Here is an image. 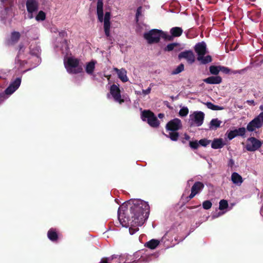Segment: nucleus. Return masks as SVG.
<instances>
[{
	"instance_id": "14",
	"label": "nucleus",
	"mask_w": 263,
	"mask_h": 263,
	"mask_svg": "<svg viewBox=\"0 0 263 263\" xmlns=\"http://www.w3.org/2000/svg\"><path fill=\"white\" fill-rule=\"evenodd\" d=\"M21 83V79L20 78H16L10 83L9 86L5 90V93L8 95L12 94L20 87Z\"/></svg>"
},
{
	"instance_id": "53",
	"label": "nucleus",
	"mask_w": 263,
	"mask_h": 263,
	"mask_svg": "<svg viewBox=\"0 0 263 263\" xmlns=\"http://www.w3.org/2000/svg\"><path fill=\"white\" fill-rule=\"evenodd\" d=\"M191 181H193V180H192V179H191V180H189L187 181V184H188L189 185H190V182H191Z\"/></svg>"
},
{
	"instance_id": "50",
	"label": "nucleus",
	"mask_w": 263,
	"mask_h": 263,
	"mask_svg": "<svg viewBox=\"0 0 263 263\" xmlns=\"http://www.w3.org/2000/svg\"><path fill=\"white\" fill-rule=\"evenodd\" d=\"M259 109H260V110L263 111V105H261L259 106Z\"/></svg>"
},
{
	"instance_id": "10",
	"label": "nucleus",
	"mask_w": 263,
	"mask_h": 263,
	"mask_svg": "<svg viewBox=\"0 0 263 263\" xmlns=\"http://www.w3.org/2000/svg\"><path fill=\"white\" fill-rule=\"evenodd\" d=\"M141 118L143 121H147L148 124L153 127L159 126V122L154 113L149 110H144L141 115Z\"/></svg>"
},
{
	"instance_id": "16",
	"label": "nucleus",
	"mask_w": 263,
	"mask_h": 263,
	"mask_svg": "<svg viewBox=\"0 0 263 263\" xmlns=\"http://www.w3.org/2000/svg\"><path fill=\"white\" fill-rule=\"evenodd\" d=\"M204 184L199 181L196 182L191 188V193L189 196V198L191 199L196 195L199 193L204 188Z\"/></svg>"
},
{
	"instance_id": "7",
	"label": "nucleus",
	"mask_w": 263,
	"mask_h": 263,
	"mask_svg": "<svg viewBox=\"0 0 263 263\" xmlns=\"http://www.w3.org/2000/svg\"><path fill=\"white\" fill-rule=\"evenodd\" d=\"M166 129L169 131L168 135L173 141H177L179 137L178 133L176 132L182 127L181 121L180 119L175 118L170 121L166 126Z\"/></svg>"
},
{
	"instance_id": "54",
	"label": "nucleus",
	"mask_w": 263,
	"mask_h": 263,
	"mask_svg": "<svg viewBox=\"0 0 263 263\" xmlns=\"http://www.w3.org/2000/svg\"><path fill=\"white\" fill-rule=\"evenodd\" d=\"M64 47H65V48H66V47H67V44H66V43H64Z\"/></svg>"
},
{
	"instance_id": "57",
	"label": "nucleus",
	"mask_w": 263,
	"mask_h": 263,
	"mask_svg": "<svg viewBox=\"0 0 263 263\" xmlns=\"http://www.w3.org/2000/svg\"><path fill=\"white\" fill-rule=\"evenodd\" d=\"M252 1H255V0H251Z\"/></svg>"
},
{
	"instance_id": "33",
	"label": "nucleus",
	"mask_w": 263,
	"mask_h": 263,
	"mask_svg": "<svg viewBox=\"0 0 263 263\" xmlns=\"http://www.w3.org/2000/svg\"><path fill=\"white\" fill-rule=\"evenodd\" d=\"M178 46V44L177 43H171L168 44L166 47L165 48L164 50L166 51H171L173 50L175 47Z\"/></svg>"
},
{
	"instance_id": "55",
	"label": "nucleus",
	"mask_w": 263,
	"mask_h": 263,
	"mask_svg": "<svg viewBox=\"0 0 263 263\" xmlns=\"http://www.w3.org/2000/svg\"><path fill=\"white\" fill-rule=\"evenodd\" d=\"M31 68H28L26 70H24V72L30 70Z\"/></svg>"
},
{
	"instance_id": "5",
	"label": "nucleus",
	"mask_w": 263,
	"mask_h": 263,
	"mask_svg": "<svg viewBox=\"0 0 263 263\" xmlns=\"http://www.w3.org/2000/svg\"><path fill=\"white\" fill-rule=\"evenodd\" d=\"M144 37L149 44L158 43L161 37L165 40H170L171 38L166 32L159 29H152L149 31L145 33Z\"/></svg>"
},
{
	"instance_id": "12",
	"label": "nucleus",
	"mask_w": 263,
	"mask_h": 263,
	"mask_svg": "<svg viewBox=\"0 0 263 263\" xmlns=\"http://www.w3.org/2000/svg\"><path fill=\"white\" fill-rule=\"evenodd\" d=\"M26 7L28 12V18L30 19L34 18V13L36 12L39 9V3L37 0H27Z\"/></svg>"
},
{
	"instance_id": "52",
	"label": "nucleus",
	"mask_w": 263,
	"mask_h": 263,
	"mask_svg": "<svg viewBox=\"0 0 263 263\" xmlns=\"http://www.w3.org/2000/svg\"><path fill=\"white\" fill-rule=\"evenodd\" d=\"M124 263H131L130 261H128V259H126Z\"/></svg>"
},
{
	"instance_id": "13",
	"label": "nucleus",
	"mask_w": 263,
	"mask_h": 263,
	"mask_svg": "<svg viewBox=\"0 0 263 263\" xmlns=\"http://www.w3.org/2000/svg\"><path fill=\"white\" fill-rule=\"evenodd\" d=\"M261 144L260 141L255 138L251 137L247 139L246 148L248 151L254 152L260 148Z\"/></svg>"
},
{
	"instance_id": "17",
	"label": "nucleus",
	"mask_w": 263,
	"mask_h": 263,
	"mask_svg": "<svg viewBox=\"0 0 263 263\" xmlns=\"http://www.w3.org/2000/svg\"><path fill=\"white\" fill-rule=\"evenodd\" d=\"M114 70L117 73L119 79L123 82H126L128 81V78L127 77V71L124 69H118L114 68Z\"/></svg>"
},
{
	"instance_id": "37",
	"label": "nucleus",
	"mask_w": 263,
	"mask_h": 263,
	"mask_svg": "<svg viewBox=\"0 0 263 263\" xmlns=\"http://www.w3.org/2000/svg\"><path fill=\"white\" fill-rule=\"evenodd\" d=\"M237 132V134L238 136H243L246 133V128L244 127H240L238 129H236Z\"/></svg>"
},
{
	"instance_id": "38",
	"label": "nucleus",
	"mask_w": 263,
	"mask_h": 263,
	"mask_svg": "<svg viewBox=\"0 0 263 263\" xmlns=\"http://www.w3.org/2000/svg\"><path fill=\"white\" fill-rule=\"evenodd\" d=\"M210 142H211L210 140H207L205 139H201V140H199V144L202 146H206V145L209 144L210 143Z\"/></svg>"
},
{
	"instance_id": "39",
	"label": "nucleus",
	"mask_w": 263,
	"mask_h": 263,
	"mask_svg": "<svg viewBox=\"0 0 263 263\" xmlns=\"http://www.w3.org/2000/svg\"><path fill=\"white\" fill-rule=\"evenodd\" d=\"M199 142H197V141H190V146L191 147L194 149H196L199 146Z\"/></svg>"
},
{
	"instance_id": "9",
	"label": "nucleus",
	"mask_w": 263,
	"mask_h": 263,
	"mask_svg": "<svg viewBox=\"0 0 263 263\" xmlns=\"http://www.w3.org/2000/svg\"><path fill=\"white\" fill-rule=\"evenodd\" d=\"M204 114L200 111H194L190 115L189 123L192 126H200L203 122Z\"/></svg>"
},
{
	"instance_id": "21",
	"label": "nucleus",
	"mask_w": 263,
	"mask_h": 263,
	"mask_svg": "<svg viewBox=\"0 0 263 263\" xmlns=\"http://www.w3.org/2000/svg\"><path fill=\"white\" fill-rule=\"evenodd\" d=\"M12 16L11 11L8 8H3L0 11V18L5 21Z\"/></svg>"
},
{
	"instance_id": "36",
	"label": "nucleus",
	"mask_w": 263,
	"mask_h": 263,
	"mask_svg": "<svg viewBox=\"0 0 263 263\" xmlns=\"http://www.w3.org/2000/svg\"><path fill=\"white\" fill-rule=\"evenodd\" d=\"M212 203L209 200H206L203 202L202 206L203 208L205 210H208L210 209L212 206Z\"/></svg>"
},
{
	"instance_id": "24",
	"label": "nucleus",
	"mask_w": 263,
	"mask_h": 263,
	"mask_svg": "<svg viewBox=\"0 0 263 263\" xmlns=\"http://www.w3.org/2000/svg\"><path fill=\"white\" fill-rule=\"evenodd\" d=\"M182 32V29L178 27H173L170 30V32L173 36H179L181 35Z\"/></svg>"
},
{
	"instance_id": "49",
	"label": "nucleus",
	"mask_w": 263,
	"mask_h": 263,
	"mask_svg": "<svg viewBox=\"0 0 263 263\" xmlns=\"http://www.w3.org/2000/svg\"><path fill=\"white\" fill-rule=\"evenodd\" d=\"M65 34V32H60V35L62 36H64V35Z\"/></svg>"
},
{
	"instance_id": "23",
	"label": "nucleus",
	"mask_w": 263,
	"mask_h": 263,
	"mask_svg": "<svg viewBox=\"0 0 263 263\" xmlns=\"http://www.w3.org/2000/svg\"><path fill=\"white\" fill-rule=\"evenodd\" d=\"M222 122L218 119H212L210 124V128L212 129H216L219 127Z\"/></svg>"
},
{
	"instance_id": "45",
	"label": "nucleus",
	"mask_w": 263,
	"mask_h": 263,
	"mask_svg": "<svg viewBox=\"0 0 263 263\" xmlns=\"http://www.w3.org/2000/svg\"><path fill=\"white\" fill-rule=\"evenodd\" d=\"M247 103L249 104V105H255V104L254 103V101L252 100H248L247 101Z\"/></svg>"
},
{
	"instance_id": "15",
	"label": "nucleus",
	"mask_w": 263,
	"mask_h": 263,
	"mask_svg": "<svg viewBox=\"0 0 263 263\" xmlns=\"http://www.w3.org/2000/svg\"><path fill=\"white\" fill-rule=\"evenodd\" d=\"M178 58L179 59H184L189 64H192L194 62L195 58L194 53L192 51L186 50L180 53L178 55Z\"/></svg>"
},
{
	"instance_id": "48",
	"label": "nucleus",
	"mask_w": 263,
	"mask_h": 263,
	"mask_svg": "<svg viewBox=\"0 0 263 263\" xmlns=\"http://www.w3.org/2000/svg\"><path fill=\"white\" fill-rule=\"evenodd\" d=\"M164 116V114H159L158 115V117L160 119L163 118V117Z\"/></svg>"
},
{
	"instance_id": "28",
	"label": "nucleus",
	"mask_w": 263,
	"mask_h": 263,
	"mask_svg": "<svg viewBox=\"0 0 263 263\" xmlns=\"http://www.w3.org/2000/svg\"><path fill=\"white\" fill-rule=\"evenodd\" d=\"M205 105L208 108L213 110H222L223 109L222 107L215 105L211 102H206L205 103Z\"/></svg>"
},
{
	"instance_id": "18",
	"label": "nucleus",
	"mask_w": 263,
	"mask_h": 263,
	"mask_svg": "<svg viewBox=\"0 0 263 263\" xmlns=\"http://www.w3.org/2000/svg\"><path fill=\"white\" fill-rule=\"evenodd\" d=\"M226 144V140L222 138H215L211 143V147L214 149L221 148Z\"/></svg>"
},
{
	"instance_id": "25",
	"label": "nucleus",
	"mask_w": 263,
	"mask_h": 263,
	"mask_svg": "<svg viewBox=\"0 0 263 263\" xmlns=\"http://www.w3.org/2000/svg\"><path fill=\"white\" fill-rule=\"evenodd\" d=\"M159 242L158 240L152 239L146 243V247L151 249H154L159 245Z\"/></svg>"
},
{
	"instance_id": "43",
	"label": "nucleus",
	"mask_w": 263,
	"mask_h": 263,
	"mask_svg": "<svg viewBox=\"0 0 263 263\" xmlns=\"http://www.w3.org/2000/svg\"><path fill=\"white\" fill-rule=\"evenodd\" d=\"M223 214V213L219 212L218 213L214 214L212 215V217H213V218H217V217L221 216Z\"/></svg>"
},
{
	"instance_id": "11",
	"label": "nucleus",
	"mask_w": 263,
	"mask_h": 263,
	"mask_svg": "<svg viewBox=\"0 0 263 263\" xmlns=\"http://www.w3.org/2000/svg\"><path fill=\"white\" fill-rule=\"evenodd\" d=\"M263 125V111L261 112L256 117L248 123L247 129L249 132H253Z\"/></svg>"
},
{
	"instance_id": "6",
	"label": "nucleus",
	"mask_w": 263,
	"mask_h": 263,
	"mask_svg": "<svg viewBox=\"0 0 263 263\" xmlns=\"http://www.w3.org/2000/svg\"><path fill=\"white\" fill-rule=\"evenodd\" d=\"M194 49L197 54V60L201 64H206L212 61V58L210 55L204 56L207 52L206 45L204 42L198 43L195 45Z\"/></svg>"
},
{
	"instance_id": "32",
	"label": "nucleus",
	"mask_w": 263,
	"mask_h": 263,
	"mask_svg": "<svg viewBox=\"0 0 263 263\" xmlns=\"http://www.w3.org/2000/svg\"><path fill=\"white\" fill-rule=\"evenodd\" d=\"M184 70V65L182 64H180L173 71L172 74H177L182 72Z\"/></svg>"
},
{
	"instance_id": "20",
	"label": "nucleus",
	"mask_w": 263,
	"mask_h": 263,
	"mask_svg": "<svg viewBox=\"0 0 263 263\" xmlns=\"http://www.w3.org/2000/svg\"><path fill=\"white\" fill-rule=\"evenodd\" d=\"M203 81L208 84H217L221 82V78L219 76H212L205 79Z\"/></svg>"
},
{
	"instance_id": "2",
	"label": "nucleus",
	"mask_w": 263,
	"mask_h": 263,
	"mask_svg": "<svg viewBox=\"0 0 263 263\" xmlns=\"http://www.w3.org/2000/svg\"><path fill=\"white\" fill-rule=\"evenodd\" d=\"M40 51V47L31 45L30 46V53L32 56V60H29L28 62H26L25 61H22L21 60L19 59L22 52L24 51L22 47H21L19 50V56L16 60V64H20V67H23L25 63H28L32 65V68L35 67L41 62V59L39 57Z\"/></svg>"
},
{
	"instance_id": "41",
	"label": "nucleus",
	"mask_w": 263,
	"mask_h": 263,
	"mask_svg": "<svg viewBox=\"0 0 263 263\" xmlns=\"http://www.w3.org/2000/svg\"><path fill=\"white\" fill-rule=\"evenodd\" d=\"M141 10H142L141 7H139V8H138V9L137 10L136 15L137 22H138V17L141 15Z\"/></svg>"
},
{
	"instance_id": "51",
	"label": "nucleus",
	"mask_w": 263,
	"mask_h": 263,
	"mask_svg": "<svg viewBox=\"0 0 263 263\" xmlns=\"http://www.w3.org/2000/svg\"><path fill=\"white\" fill-rule=\"evenodd\" d=\"M3 98L2 100H4V95H0V99H1V98Z\"/></svg>"
},
{
	"instance_id": "30",
	"label": "nucleus",
	"mask_w": 263,
	"mask_h": 263,
	"mask_svg": "<svg viewBox=\"0 0 263 263\" xmlns=\"http://www.w3.org/2000/svg\"><path fill=\"white\" fill-rule=\"evenodd\" d=\"M226 135H227L228 138L231 140L236 136H238L236 129L233 130H231L229 132H227Z\"/></svg>"
},
{
	"instance_id": "19",
	"label": "nucleus",
	"mask_w": 263,
	"mask_h": 263,
	"mask_svg": "<svg viewBox=\"0 0 263 263\" xmlns=\"http://www.w3.org/2000/svg\"><path fill=\"white\" fill-rule=\"evenodd\" d=\"M231 179L233 184L238 186H240L243 181L242 177L236 172L232 174Z\"/></svg>"
},
{
	"instance_id": "22",
	"label": "nucleus",
	"mask_w": 263,
	"mask_h": 263,
	"mask_svg": "<svg viewBox=\"0 0 263 263\" xmlns=\"http://www.w3.org/2000/svg\"><path fill=\"white\" fill-rule=\"evenodd\" d=\"M96 63V62L95 61H91L86 64L85 71L87 74L90 75L93 74Z\"/></svg>"
},
{
	"instance_id": "1",
	"label": "nucleus",
	"mask_w": 263,
	"mask_h": 263,
	"mask_svg": "<svg viewBox=\"0 0 263 263\" xmlns=\"http://www.w3.org/2000/svg\"><path fill=\"white\" fill-rule=\"evenodd\" d=\"M149 209L148 203L141 200L125 203L119 208L118 219L123 227H129V232L133 235L148 218Z\"/></svg>"
},
{
	"instance_id": "47",
	"label": "nucleus",
	"mask_w": 263,
	"mask_h": 263,
	"mask_svg": "<svg viewBox=\"0 0 263 263\" xmlns=\"http://www.w3.org/2000/svg\"><path fill=\"white\" fill-rule=\"evenodd\" d=\"M184 139L186 140H189L190 139V137L189 136H188L186 134H185L184 135Z\"/></svg>"
},
{
	"instance_id": "44",
	"label": "nucleus",
	"mask_w": 263,
	"mask_h": 263,
	"mask_svg": "<svg viewBox=\"0 0 263 263\" xmlns=\"http://www.w3.org/2000/svg\"><path fill=\"white\" fill-rule=\"evenodd\" d=\"M110 258H104L101 260L100 263H110Z\"/></svg>"
},
{
	"instance_id": "26",
	"label": "nucleus",
	"mask_w": 263,
	"mask_h": 263,
	"mask_svg": "<svg viewBox=\"0 0 263 263\" xmlns=\"http://www.w3.org/2000/svg\"><path fill=\"white\" fill-rule=\"evenodd\" d=\"M48 238L51 241H55L58 238V234L53 229H50L47 233Z\"/></svg>"
},
{
	"instance_id": "8",
	"label": "nucleus",
	"mask_w": 263,
	"mask_h": 263,
	"mask_svg": "<svg viewBox=\"0 0 263 263\" xmlns=\"http://www.w3.org/2000/svg\"><path fill=\"white\" fill-rule=\"evenodd\" d=\"M108 99L112 98L115 101L122 104L124 102V99H122L121 91L119 85L112 84L109 88V93L107 95Z\"/></svg>"
},
{
	"instance_id": "27",
	"label": "nucleus",
	"mask_w": 263,
	"mask_h": 263,
	"mask_svg": "<svg viewBox=\"0 0 263 263\" xmlns=\"http://www.w3.org/2000/svg\"><path fill=\"white\" fill-rule=\"evenodd\" d=\"M35 19L37 22L44 21L46 19V13L43 11H40L35 16Z\"/></svg>"
},
{
	"instance_id": "56",
	"label": "nucleus",
	"mask_w": 263,
	"mask_h": 263,
	"mask_svg": "<svg viewBox=\"0 0 263 263\" xmlns=\"http://www.w3.org/2000/svg\"><path fill=\"white\" fill-rule=\"evenodd\" d=\"M232 73H234V74H235V73H237V71H234V72H233Z\"/></svg>"
},
{
	"instance_id": "35",
	"label": "nucleus",
	"mask_w": 263,
	"mask_h": 263,
	"mask_svg": "<svg viewBox=\"0 0 263 263\" xmlns=\"http://www.w3.org/2000/svg\"><path fill=\"white\" fill-rule=\"evenodd\" d=\"M189 113V109L187 107H183L179 111V115L181 116H186Z\"/></svg>"
},
{
	"instance_id": "31",
	"label": "nucleus",
	"mask_w": 263,
	"mask_h": 263,
	"mask_svg": "<svg viewBox=\"0 0 263 263\" xmlns=\"http://www.w3.org/2000/svg\"><path fill=\"white\" fill-rule=\"evenodd\" d=\"M20 37V33L18 32H13L11 34V39L12 42H16Z\"/></svg>"
},
{
	"instance_id": "40",
	"label": "nucleus",
	"mask_w": 263,
	"mask_h": 263,
	"mask_svg": "<svg viewBox=\"0 0 263 263\" xmlns=\"http://www.w3.org/2000/svg\"><path fill=\"white\" fill-rule=\"evenodd\" d=\"M220 71L227 74L230 72V69L228 67L220 66Z\"/></svg>"
},
{
	"instance_id": "4",
	"label": "nucleus",
	"mask_w": 263,
	"mask_h": 263,
	"mask_svg": "<svg viewBox=\"0 0 263 263\" xmlns=\"http://www.w3.org/2000/svg\"><path fill=\"white\" fill-rule=\"evenodd\" d=\"M64 64L67 71L69 73H79L83 70L82 66L80 65L79 60L73 57H65Z\"/></svg>"
},
{
	"instance_id": "29",
	"label": "nucleus",
	"mask_w": 263,
	"mask_h": 263,
	"mask_svg": "<svg viewBox=\"0 0 263 263\" xmlns=\"http://www.w3.org/2000/svg\"><path fill=\"white\" fill-rule=\"evenodd\" d=\"M209 69L211 74L216 75L220 71V66H211Z\"/></svg>"
},
{
	"instance_id": "46",
	"label": "nucleus",
	"mask_w": 263,
	"mask_h": 263,
	"mask_svg": "<svg viewBox=\"0 0 263 263\" xmlns=\"http://www.w3.org/2000/svg\"><path fill=\"white\" fill-rule=\"evenodd\" d=\"M234 161L232 159L230 160L229 161V165L231 166H232L234 164Z\"/></svg>"
},
{
	"instance_id": "3",
	"label": "nucleus",
	"mask_w": 263,
	"mask_h": 263,
	"mask_svg": "<svg viewBox=\"0 0 263 263\" xmlns=\"http://www.w3.org/2000/svg\"><path fill=\"white\" fill-rule=\"evenodd\" d=\"M97 14L98 20L104 23V29L105 35L109 37L110 36V13L106 12L103 16V0H98L97 6Z\"/></svg>"
},
{
	"instance_id": "34",
	"label": "nucleus",
	"mask_w": 263,
	"mask_h": 263,
	"mask_svg": "<svg viewBox=\"0 0 263 263\" xmlns=\"http://www.w3.org/2000/svg\"><path fill=\"white\" fill-rule=\"evenodd\" d=\"M228 206V202L225 200H221L219 202V209L221 210L226 209Z\"/></svg>"
},
{
	"instance_id": "42",
	"label": "nucleus",
	"mask_w": 263,
	"mask_h": 263,
	"mask_svg": "<svg viewBox=\"0 0 263 263\" xmlns=\"http://www.w3.org/2000/svg\"><path fill=\"white\" fill-rule=\"evenodd\" d=\"M151 88L148 87L146 90H142V93L144 94V95H148L151 92Z\"/></svg>"
}]
</instances>
